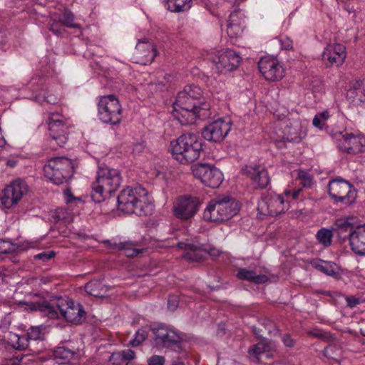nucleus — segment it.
<instances>
[{"label": "nucleus", "instance_id": "obj_1", "mask_svg": "<svg viewBox=\"0 0 365 365\" xmlns=\"http://www.w3.org/2000/svg\"><path fill=\"white\" fill-rule=\"evenodd\" d=\"M30 295L33 297L31 301H20L18 303V305L25 311L30 312L38 311L51 319L58 318V311H59L61 315L67 322L73 324H79L86 319V313L80 303L61 297L47 300L40 293H31Z\"/></svg>", "mask_w": 365, "mask_h": 365}, {"label": "nucleus", "instance_id": "obj_2", "mask_svg": "<svg viewBox=\"0 0 365 365\" xmlns=\"http://www.w3.org/2000/svg\"><path fill=\"white\" fill-rule=\"evenodd\" d=\"M148 191L141 186L127 187L118 195V209L138 216L151 215L153 206L148 201Z\"/></svg>", "mask_w": 365, "mask_h": 365}, {"label": "nucleus", "instance_id": "obj_3", "mask_svg": "<svg viewBox=\"0 0 365 365\" xmlns=\"http://www.w3.org/2000/svg\"><path fill=\"white\" fill-rule=\"evenodd\" d=\"M122 182V177L118 170L102 164L98 166L96 180L92 183L91 198L96 203L106 199L107 195L115 192Z\"/></svg>", "mask_w": 365, "mask_h": 365}, {"label": "nucleus", "instance_id": "obj_4", "mask_svg": "<svg viewBox=\"0 0 365 365\" xmlns=\"http://www.w3.org/2000/svg\"><path fill=\"white\" fill-rule=\"evenodd\" d=\"M202 145V141L197 135L187 133L171 141L170 151L176 161L185 165L193 163L200 158Z\"/></svg>", "mask_w": 365, "mask_h": 365}, {"label": "nucleus", "instance_id": "obj_5", "mask_svg": "<svg viewBox=\"0 0 365 365\" xmlns=\"http://www.w3.org/2000/svg\"><path fill=\"white\" fill-rule=\"evenodd\" d=\"M240 209V204L227 195L217 196L211 200L203 213L207 221L222 222L236 215Z\"/></svg>", "mask_w": 365, "mask_h": 365}, {"label": "nucleus", "instance_id": "obj_6", "mask_svg": "<svg viewBox=\"0 0 365 365\" xmlns=\"http://www.w3.org/2000/svg\"><path fill=\"white\" fill-rule=\"evenodd\" d=\"M74 168L72 160L66 157H53L48 160L43 170L46 178L53 184L61 185L73 176Z\"/></svg>", "mask_w": 365, "mask_h": 365}, {"label": "nucleus", "instance_id": "obj_7", "mask_svg": "<svg viewBox=\"0 0 365 365\" xmlns=\"http://www.w3.org/2000/svg\"><path fill=\"white\" fill-rule=\"evenodd\" d=\"M202 99V92L199 86H186L183 91L178 93L173 103L174 112L178 113L182 118H185L186 115H193L190 111L195 109Z\"/></svg>", "mask_w": 365, "mask_h": 365}, {"label": "nucleus", "instance_id": "obj_8", "mask_svg": "<svg viewBox=\"0 0 365 365\" xmlns=\"http://www.w3.org/2000/svg\"><path fill=\"white\" fill-rule=\"evenodd\" d=\"M98 116L104 123L118 125L120 123L122 107L115 95H106L99 98Z\"/></svg>", "mask_w": 365, "mask_h": 365}, {"label": "nucleus", "instance_id": "obj_9", "mask_svg": "<svg viewBox=\"0 0 365 365\" xmlns=\"http://www.w3.org/2000/svg\"><path fill=\"white\" fill-rule=\"evenodd\" d=\"M50 145L53 149H56V145L63 147L68 141L69 135V125L63 117L58 113H51L48 118Z\"/></svg>", "mask_w": 365, "mask_h": 365}, {"label": "nucleus", "instance_id": "obj_10", "mask_svg": "<svg viewBox=\"0 0 365 365\" xmlns=\"http://www.w3.org/2000/svg\"><path fill=\"white\" fill-rule=\"evenodd\" d=\"M150 330L155 335L154 341L157 346L173 349L177 352L182 351V339L176 331L170 327L159 324L155 327H152Z\"/></svg>", "mask_w": 365, "mask_h": 365}, {"label": "nucleus", "instance_id": "obj_11", "mask_svg": "<svg viewBox=\"0 0 365 365\" xmlns=\"http://www.w3.org/2000/svg\"><path fill=\"white\" fill-rule=\"evenodd\" d=\"M329 196L335 202L349 205L356 198V192L351 185L341 178L333 179L328 185Z\"/></svg>", "mask_w": 365, "mask_h": 365}, {"label": "nucleus", "instance_id": "obj_12", "mask_svg": "<svg viewBox=\"0 0 365 365\" xmlns=\"http://www.w3.org/2000/svg\"><path fill=\"white\" fill-rule=\"evenodd\" d=\"M193 175L212 188L218 187L223 181V174L214 165L197 164L192 166Z\"/></svg>", "mask_w": 365, "mask_h": 365}, {"label": "nucleus", "instance_id": "obj_13", "mask_svg": "<svg viewBox=\"0 0 365 365\" xmlns=\"http://www.w3.org/2000/svg\"><path fill=\"white\" fill-rule=\"evenodd\" d=\"M216 69L221 73H226L235 70L240 65L242 57L235 51L226 48L215 53L211 57Z\"/></svg>", "mask_w": 365, "mask_h": 365}, {"label": "nucleus", "instance_id": "obj_14", "mask_svg": "<svg viewBox=\"0 0 365 365\" xmlns=\"http://www.w3.org/2000/svg\"><path fill=\"white\" fill-rule=\"evenodd\" d=\"M200 204L197 197L190 195L180 196L173 207L174 215L182 220H188L195 215Z\"/></svg>", "mask_w": 365, "mask_h": 365}, {"label": "nucleus", "instance_id": "obj_15", "mask_svg": "<svg viewBox=\"0 0 365 365\" xmlns=\"http://www.w3.org/2000/svg\"><path fill=\"white\" fill-rule=\"evenodd\" d=\"M28 192V186L25 181L16 180L4 190L1 202L6 208H10L22 198Z\"/></svg>", "mask_w": 365, "mask_h": 365}, {"label": "nucleus", "instance_id": "obj_16", "mask_svg": "<svg viewBox=\"0 0 365 365\" xmlns=\"http://www.w3.org/2000/svg\"><path fill=\"white\" fill-rule=\"evenodd\" d=\"M28 192V186L25 181L16 180L4 190L1 202L6 208H10L22 198Z\"/></svg>", "mask_w": 365, "mask_h": 365}, {"label": "nucleus", "instance_id": "obj_17", "mask_svg": "<svg viewBox=\"0 0 365 365\" xmlns=\"http://www.w3.org/2000/svg\"><path fill=\"white\" fill-rule=\"evenodd\" d=\"M230 129V122L219 118L206 125L202 130V135L207 140L220 143L225 139Z\"/></svg>", "mask_w": 365, "mask_h": 365}, {"label": "nucleus", "instance_id": "obj_18", "mask_svg": "<svg viewBox=\"0 0 365 365\" xmlns=\"http://www.w3.org/2000/svg\"><path fill=\"white\" fill-rule=\"evenodd\" d=\"M258 68L265 79L276 81L284 76V68L279 61L272 57L265 56L258 62Z\"/></svg>", "mask_w": 365, "mask_h": 365}, {"label": "nucleus", "instance_id": "obj_19", "mask_svg": "<svg viewBox=\"0 0 365 365\" xmlns=\"http://www.w3.org/2000/svg\"><path fill=\"white\" fill-rule=\"evenodd\" d=\"M339 148L350 155L365 153V138L353 133L342 135L338 144Z\"/></svg>", "mask_w": 365, "mask_h": 365}, {"label": "nucleus", "instance_id": "obj_20", "mask_svg": "<svg viewBox=\"0 0 365 365\" xmlns=\"http://www.w3.org/2000/svg\"><path fill=\"white\" fill-rule=\"evenodd\" d=\"M346 58L345 46L341 43L328 44L322 53V60L327 66H339Z\"/></svg>", "mask_w": 365, "mask_h": 365}, {"label": "nucleus", "instance_id": "obj_21", "mask_svg": "<svg viewBox=\"0 0 365 365\" xmlns=\"http://www.w3.org/2000/svg\"><path fill=\"white\" fill-rule=\"evenodd\" d=\"M158 55V51L154 43L148 38L139 39L135 46V56L138 63L143 65L150 64Z\"/></svg>", "mask_w": 365, "mask_h": 365}, {"label": "nucleus", "instance_id": "obj_22", "mask_svg": "<svg viewBox=\"0 0 365 365\" xmlns=\"http://www.w3.org/2000/svg\"><path fill=\"white\" fill-rule=\"evenodd\" d=\"M259 212L268 216H277L287 210L282 195L270 196L261 200L258 204Z\"/></svg>", "mask_w": 365, "mask_h": 365}, {"label": "nucleus", "instance_id": "obj_23", "mask_svg": "<svg viewBox=\"0 0 365 365\" xmlns=\"http://www.w3.org/2000/svg\"><path fill=\"white\" fill-rule=\"evenodd\" d=\"M190 113H193L194 115H186V117L184 118H180L177 114L175 116L178 118L181 123L192 124L195 123L197 118L204 120L210 118L212 115L210 104L204 101L203 99L197 105L196 108L193 109Z\"/></svg>", "mask_w": 365, "mask_h": 365}, {"label": "nucleus", "instance_id": "obj_24", "mask_svg": "<svg viewBox=\"0 0 365 365\" xmlns=\"http://www.w3.org/2000/svg\"><path fill=\"white\" fill-rule=\"evenodd\" d=\"M248 174L256 189L265 188L270 182L268 172L264 166H251L248 170Z\"/></svg>", "mask_w": 365, "mask_h": 365}, {"label": "nucleus", "instance_id": "obj_25", "mask_svg": "<svg viewBox=\"0 0 365 365\" xmlns=\"http://www.w3.org/2000/svg\"><path fill=\"white\" fill-rule=\"evenodd\" d=\"M349 245L357 255H365V225L355 227L350 235Z\"/></svg>", "mask_w": 365, "mask_h": 365}, {"label": "nucleus", "instance_id": "obj_26", "mask_svg": "<svg viewBox=\"0 0 365 365\" xmlns=\"http://www.w3.org/2000/svg\"><path fill=\"white\" fill-rule=\"evenodd\" d=\"M108 245V247L113 250L123 251L125 255L128 257H134L142 253L144 249L137 248L138 242L132 241L112 242L110 240H106L104 242Z\"/></svg>", "mask_w": 365, "mask_h": 365}, {"label": "nucleus", "instance_id": "obj_27", "mask_svg": "<svg viewBox=\"0 0 365 365\" xmlns=\"http://www.w3.org/2000/svg\"><path fill=\"white\" fill-rule=\"evenodd\" d=\"M178 247L185 250L183 257L190 262H200L205 258L206 252L199 246L186 242H179Z\"/></svg>", "mask_w": 365, "mask_h": 365}, {"label": "nucleus", "instance_id": "obj_28", "mask_svg": "<svg viewBox=\"0 0 365 365\" xmlns=\"http://www.w3.org/2000/svg\"><path fill=\"white\" fill-rule=\"evenodd\" d=\"M237 277L240 280L248 281L256 284H264L269 280L267 275L258 274L256 270L248 268L238 269Z\"/></svg>", "mask_w": 365, "mask_h": 365}, {"label": "nucleus", "instance_id": "obj_29", "mask_svg": "<svg viewBox=\"0 0 365 365\" xmlns=\"http://www.w3.org/2000/svg\"><path fill=\"white\" fill-rule=\"evenodd\" d=\"M53 356L58 364H65L77 359L78 354L74 349L61 346L53 350Z\"/></svg>", "mask_w": 365, "mask_h": 365}, {"label": "nucleus", "instance_id": "obj_30", "mask_svg": "<svg viewBox=\"0 0 365 365\" xmlns=\"http://www.w3.org/2000/svg\"><path fill=\"white\" fill-rule=\"evenodd\" d=\"M285 135V138L288 143H299L304 137L305 133L302 129L300 123L294 121L287 126Z\"/></svg>", "mask_w": 365, "mask_h": 365}, {"label": "nucleus", "instance_id": "obj_31", "mask_svg": "<svg viewBox=\"0 0 365 365\" xmlns=\"http://www.w3.org/2000/svg\"><path fill=\"white\" fill-rule=\"evenodd\" d=\"M310 264L316 269L327 275L335 277L339 274L336 264L331 262H325L319 259H314L310 261Z\"/></svg>", "mask_w": 365, "mask_h": 365}, {"label": "nucleus", "instance_id": "obj_32", "mask_svg": "<svg viewBox=\"0 0 365 365\" xmlns=\"http://www.w3.org/2000/svg\"><path fill=\"white\" fill-rule=\"evenodd\" d=\"M30 247V244L26 242L23 243H12L9 241L0 240V254L23 252Z\"/></svg>", "mask_w": 365, "mask_h": 365}, {"label": "nucleus", "instance_id": "obj_33", "mask_svg": "<svg viewBox=\"0 0 365 365\" xmlns=\"http://www.w3.org/2000/svg\"><path fill=\"white\" fill-rule=\"evenodd\" d=\"M336 225L337 227L339 237L343 240L346 239L350 242V235L354 232V227L353 224L349 222L348 220L339 219L336 220Z\"/></svg>", "mask_w": 365, "mask_h": 365}, {"label": "nucleus", "instance_id": "obj_34", "mask_svg": "<svg viewBox=\"0 0 365 365\" xmlns=\"http://www.w3.org/2000/svg\"><path fill=\"white\" fill-rule=\"evenodd\" d=\"M85 289L90 295L95 297H103L106 292L104 286L98 281H91L87 283Z\"/></svg>", "mask_w": 365, "mask_h": 365}, {"label": "nucleus", "instance_id": "obj_35", "mask_svg": "<svg viewBox=\"0 0 365 365\" xmlns=\"http://www.w3.org/2000/svg\"><path fill=\"white\" fill-rule=\"evenodd\" d=\"M165 6L173 12L183 11L190 7L191 0H165Z\"/></svg>", "mask_w": 365, "mask_h": 365}, {"label": "nucleus", "instance_id": "obj_36", "mask_svg": "<svg viewBox=\"0 0 365 365\" xmlns=\"http://www.w3.org/2000/svg\"><path fill=\"white\" fill-rule=\"evenodd\" d=\"M332 237V232L326 228L320 229L316 235V237L319 242L324 247H329L331 245Z\"/></svg>", "mask_w": 365, "mask_h": 365}, {"label": "nucleus", "instance_id": "obj_37", "mask_svg": "<svg viewBox=\"0 0 365 365\" xmlns=\"http://www.w3.org/2000/svg\"><path fill=\"white\" fill-rule=\"evenodd\" d=\"M323 352L327 358L334 361H339L341 356V349L336 344H329L324 349Z\"/></svg>", "mask_w": 365, "mask_h": 365}, {"label": "nucleus", "instance_id": "obj_38", "mask_svg": "<svg viewBox=\"0 0 365 365\" xmlns=\"http://www.w3.org/2000/svg\"><path fill=\"white\" fill-rule=\"evenodd\" d=\"M48 29L57 36H63L65 28H79V24H48Z\"/></svg>", "mask_w": 365, "mask_h": 365}, {"label": "nucleus", "instance_id": "obj_39", "mask_svg": "<svg viewBox=\"0 0 365 365\" xmlns=\"http://www.w3.org/2000/svg\"><path fill=\"white\" fill-rule=\"evenodd\" d=\"M269 346L263 342L257 343L249 350V354L258 358L259 355L269 351Z\"/></svg>", "mask_w": 365, "mask_h": 365}, {"label": "nucleus", "instance_id": "obj_40", "mask_svg": "<svg viewBox=\"0 0 365 365\" xmlns=\"http://www.w3.org/2000/svg\"><path fill=\"white\" fill-rule=\"evenodd\" d=\"M148 332L144 329H138L135 335V338L130 341L132 346L140 345L148 337Z\"/></svg>", "mask_w": 365, "mask_h": 365}, {"label": "nucleus", "instance_id": "obj_41", "mask_svg": "<svg viewBox=\"0 0 365 365\" xmlns=\"http://www.w3.org/2000/svg\"><path fill=\"white\" fill-rule=\"evenodd\" d=\"M309 334L310 335L327 342L332 341L335 339L334 335L331 334L330 332L319 329L311 331Z\"/></svg>", "mask_w": 365, "mask_h": 365}, {"label": "nucleus", "instance_id": "obj_42", "mask_svg": "<svg viewBox=\"0 0 365 365\" xmlns=\"http://www.w3.org/2000/svg\"><path fill=\"white\" fill-rule=\"evenodd\" d=\"M69 215L70 212H68L66 210L63 208H58L56 210L54 215H53V218L56 222H58L60 221H66L68 219Z\"/></svg>", "mask_w": 365, "mask_h": 365}, {"label": "nucleus", "instance_id": "obj_43", "mask_svg": "<svg viewBox=\"0 0 365 365\" xmlns=\"http://www.w3.org/2000/svg\"><path fill=\"white\" fill-rule=\"evenodd\" d=\"M109 361L113 365H128L120 352H115L110 356Z\"/></svg>", "mask_w": 365, "mask_h": 365}, {"label": "nucleus", "instance_id": "obj_44", "mask_svg": "<svg viewBox=\"0 0 365 365\" xmlns=\"http://www.w3.org/2000/svg\"><path fill=\"white\" fill-rule=\"evenodd\" d=\"M27 336L29 340H38L41 339L42 333L39 327H31L27 332Z\"/></svg>", "mask_w": 365, "mask_h": 365}, {"label": "nucleus", "instance_id": "obj_45", "mask_svg": "<svg viewBox=\"0 0 365 365\" xmlns=\"http://www.w3.org/2000/svg\"><path fill=\"white\" fill-rule=\"evenodd\" d=\"M229 18V23H235L238 21H244L245 16L240 9H237L230 14Z\"/></svg>", "mask_w": 365, "mask_h": 365}, {"label": "nucleus", "instance_id": "obj_46", "mask_svg": "<svg viewBox=\"0 0 365 365\" xmlns=\"http://www.w3.org/2000/svg\"><path fill=\"white\" fill-rule=\"evenodd\" d=\"M54 251L42 252L34 255V258L36 260H41L43 262H48L55 256Z\"/></svg>", "mask_w": 365, "mask_h": 365}, {"label": "nucleus", "instance_id": "obj_47", "mask_svg": "<svg viewBox=\"0 0 365 365\" xmlns=\"http://www.w3.org/2000/svg\"><path fill=\"white\" fill-rule=\"evenodd\" d=\"M165 358L162 356L153 355L148 360V365H164Z\"/></svg>", "mask_w": 365, "mask_h": 365}, {"label": "nucleus", "instance_id": "obj_48", "mask_svg": "<svg viewBox=\"0 0 365 365\" xmlns=\"http://www.w3.org/2000/svg\"><path fill=\"white\" fill-rule=\"evenodd\" d=\"M282 341L284 345L289 348L294 346L296 341L288 334H285L282 336Z\"/></svg>", "mask_w": 365, "mask_h": 365}, {"label": "nucleus", "instance_id": "obj_49", "mask_svg": "<svg viewBox=\"0 0 365 365\" xmlns=\"http://www.w3.org/2000/svg\"><path fill=\"white\" fill-rule=\"evenodd\" d=\"M74 20V15L70 11L66 10L60 19L59 23H72Z\"/></svg>", "mask_w": 365, "mask_h": 365}, {"label": "nucleus", "instance_id": "obj_50", "mask_svg": "<svg viewBox=\"0 0 365 365\" xmlns=\"http://www.w3.org/2000/svg\"><path fill=\"white\" fill-rule=\"evenodd\" d=\"M346 302L347 303V306L350 308H354L359 304H360V299L356 298L354 296H347L345 298Z\"/></svg>", "mask_w": 365, "mask_h": 365}, {"label": "nucleus", "instance_id": "obj_51", "mask_svg": "<svg viewBox=\"0 0 365 365\" xmlns=\"http://www.w3.org/2000/svg\"><path fill=\"white\" fill-rule=\"evenodd\" d=\"M47 280L44 277H36L29 280V284H34L36 287H41L42 284H46Z\"/></svg>", "mask_w": 365, "mask_h": 365}, {"label": "nucleus", "instance_id": "obj_52", "mask_svg": "<svg viewBox=\"0 0 365 365\" xmlns=\"http://www.w3.org/2000/svg\"><path fill=\"white\" fill-rule=\"evenodd\" d=\"M299 178L301 180H307V182H301L304 187H310V185L312 184V178L307 173L303 172V171L299 172Z\"/></svg>", "mask_w": 365, "mask_h": 365}, {"label": "nucleus", "instance_id": "obj_53", "mask_svg": "<svg viewBox=\"0 0 365 365\" xmlns=\"http://www.w3.org/2000/svg\"><path fill=\"white\" fill-rule=\"evenodd\" d=\"M120 354L123 355L127 364L135 358V352L131 349L124 350L120 351Z\"/></svg>", "mask_w": 365, "mask_h": 365}, {"label": "nucleus", "instance_id": "obj_54", "mask_svg": "<svg viewBox=\"0 0 365 365\" xmlns=\"http://www.w3.org/2000/svg\"><path fill=\"white\" fill-rule=\"evenodd\" d=\"M24 359V355L19 354L7 360L6 365H19Z\"/></svg>", "mask_w": 365, "mask_h": 365}, {"label": "nucleus", "instance_id": "obj_55", "mask_svg": "<svg viewBox=\"0 0 365 365\" xmlns=\"http://www.w3.org/2000/svg\"><path fill=\"white\" fill-rule=\"evenodd\" d=\"M262 324L264 325L265 329H267L269 333H271L273 329L277 331L275 324L269 319H264Z\"/></svg>", "mask_w": 365, "mask_h": 365}, {"label": "nucleus", "instance_id": "obj_56", "mask_svg": "<svg viewBox=\"0 0 365 365\" xmlns=\"http://www.w3.org/2000/svg\"><path fill=\"white\" fill-rule=\"evenodd\" d=\"M227 26V33L229 36L231 37H236L235 34L234 33V30L237 29V30H240L239 24H226Z\"/></svg>", "mask_w": 365, "mask_h": 365}, {"label": "nucleus", "instance_id": "obj_57", "mask_svg": "<svg viewBox=\"0 0 365 365\" xmlns=\"http://www.w3.org/2000/svg\"><path fill=\"white\" fill-rule=\"evenodd\" d=\"M312 123L314 126L319 129H322L324 125V122H323V120L320 118H319V115L317 114L314 116Z\"/></svg>", "mask_w": 365, "mask_h": 365}, {"label": "nucleus", "instance_id": "obj_58", "mask_svg": "<svg viewBox=\"0 0 365 365\" xmlns=\"http://www.w3.org/2000/svg\"><path fill=\"white\" fill-rule=\"evenodd\" d=\"M63 193H64L65 197H66V203H70V202H71L73 200H75V199H76V198L73 197V194H72V192H71V189H69V188H67V189L64 190Z\"/></svg>", "mask_w": 365, "mask_h": 365}, {"label": "nucleus", "instance_id": "obj_59", "mask_svg": "<svg viewBox=\"0 0 365 365\" xmlns=\"http://www.w3.org/2000/svg\"><path fill=\"white\" fill-rule=\"evenodd\" d=\"M178 307V301L175 298H170L168 302V308L171 310L174 311Z\"/></svg>", "mask_w": 365, "mask_h": 365}, {"label": "nucleus", "instance_id": "obj_60", "mask_svg": "<svg viewBox=\"0 0 365 365\" xmlns=\"http://www.w3.org/2000/svg\"><path fill=\"white\" fill-rule=\"evenodd\" d=\"M252 332L254 333V334L257 336L258 338H262V334H261L262 332V330L259 329V328L256 327L255 326H253L252 327Z\"/></svg>", "mask_w": 365, "mask_h": 365}, {"label": "nucleus", "instance_id": "obj_61", "mask_svg": "<svg viewBox=\"0 0 365 365\" xmlns=\"http://www.w3.org/2000/svg\"><path fill=\"white\" fill-rule=\"evenodd\" d=\"M48 103H51V104H55L57 103L58 101V98L57 97L54 96H47L45 99Z\"/></svg>", "mask_w": 365, "mask_h": 365}, {"label": "nucleus", "instance_id": "obj_62", "mask_svg": "<svg viewBox=\"0 0 365 365\" xmlns=\"http://www.w3.org/2000/svg\"><path fill=\"white\" fill-rule=\"evenodd\" d=\"M317 115H319V118L323 120V122H325L329 117V113L327 111L319 113Z\"/></svg>", "mask_w": 365, "mask_h": 365}, {"label": "nucleus", "instance_id": "obj_63", "mask_svg": "<svg viewBox=\"0 0 365 365\" xmlns=\"http://www.w3.org/2000/svg\"><path fill=\"white\" fill-rule=\"evenodd\" d=\"M288 141H287L285 137H283V140H279V141L277 142V146L279 148H282L286 146V143Z\"/></svg>", "mask_w": 365, "mask_h": 365}, {"label": "nucleus", "instance_id": "obj_64", "mask_svg": "<svg viewBox=\"0 0 365 365\" xmlns=\"http://www.w3.org/2000/svg\"><path fill=\"white\" fill-rule=\"evenodd\" d=\"M300 192H301L300 189H298V190H296L293 191L292 193V199L293 200L297 199Z\"/></svg>", "mask_w": 365, "mask_h": 365}]
</instances>
